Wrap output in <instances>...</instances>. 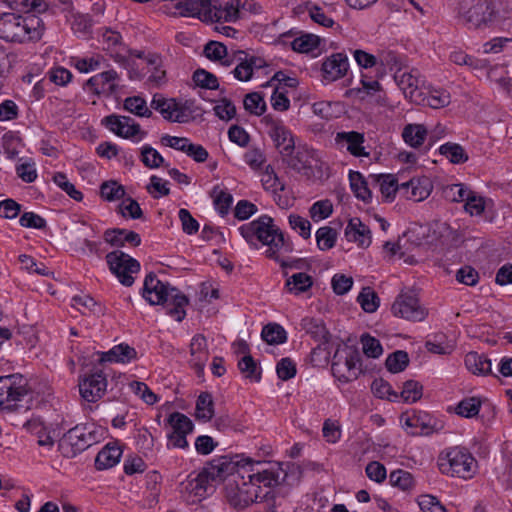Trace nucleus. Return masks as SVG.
I'll use <instances>...</instances> for the list:
<instances>
[{
  "instance_id": "e2e57ef3",
  "label": "nucleus",
  "mask_w": 512,
  "mask_h": 512,
  "mask_svg": "<svg viewBox=\"0 0 512 512\" xmlns=\"http://www.w3.org/2000/svg\"><path fill=\"white\" fill-rule=\"evenodd\" d=\"M333 212V204L330 200L324 199L316 201L309 209L310 217L319 222L328 218Z\"/></svg>"
},
{
  "instance_id": "864d4df0",
  "label": "nucleus",
  "mask_w": 512,
  "mask_h": 512,
  "mask_svg": "<svg viewBox=\"0 0 512 512\" xmlns=\"http://www.w3.org/2000/svg\"><path fill=\"white\" fill-rule=\"evenodd\" d=\"M27 429L37 436V442L40 446L50 448L54 444V440L47 431V428L38 420L27 422Z\"/></svg>"
},
{
  "instance_id": "680f3d73",
  "label": "nucleus",
  "mask_w": 512,
  "mask_h": 512,
  "mask_svg": "<svg viewBox=\"0 0 512 512\" xmlns=\"http://www.w3.org/2000/svg\"><path fill=\"white\" fill-rule=\"evenodd\" d=\"M361 308L367 313L375 312L379 307V297L369 287L364 288L357 298Z\"/></svg>"
},
{
  "instance_id": "bb28decb",
  "label": "nucleus",
  "mask_w": 512,
  "mask_h": 512,
  "mask_svg": "<svg viewBox=\"0 0 512 512\" xmlns=\"http://www.w3.org/2000/svg\"><path fill=\"white\" fill-rule=\"evenodd\" d=\"M266 67V61L257 56H246L241 59L232 70L235 79L241 82H247L253 79L256 73Z\"/></svg>"
},
{
  "instance_id": "2f4dec72",
  "label": "nucleus",
  "mask_w": 512,
  "mask_h": 512,
  "mask_svg": "<svg viewBox=\"0 0 512 512\" xmlns=\"http://www.w3.org/2000/svg\"><path fill=\"white\" fill-rule=\"evenodd\" d=\"M208 349H207V340L202 335H195L191 339L190 343V362L191 364L199 369L202 370L205 366V363L208 360Z\"/></svg>"
},
{
  "instance_id": "a211bd4d",
  "label": "nucleus",
  "mask_w": 512,
  "mask_h": 512,
  "mask_svg": "<svg viewBox=\"0 0 512 512\" xmlns=\"http://www.w3.org/2000/svg\"><path fill=\"white\" fill-rule=\"evenodd\" d=\"M488 12V0H461L459 2V17L473 26L484 23L487 20Z\"/></svg>"
},
{
  "instance_id": "6e6552de",
  "label": "nucleus",
  "mask_w": 512,
  "mask_h": 512,
  "mask_svg": "<svg viewBox=\"0 0 512 512\" xmlns=\"http://www.w3.org/2000/svg\"><path fill=\"white\" fill-rule=\"evenodd\" d=\"M169 427L167 433V448L168 449H183L189 448L187 436L194 430L192 420L183 413L173 412L169 414L166 419Z\"/></svg>"
},
{
  "instance_id": "09e8293b",
  "label": "nucleus",
  "mask_w": 512,
  "mask_h": 512,
  "mask_svg": "<svg viewBox=\"0 0 512 512\" xmlns=\"http://www.w3.org/2000/svg\"><path fill=\"white\" fill-rule=\"evenodd\" d=\"M389 482L391 486L402 491H410L416 484L414 476L410 472L402 469L392 471L389 475Z\"/></svg>"
},
{
  "instance_id": "69168bd1",
  "label": "nucleus",
  "mask_w": 512,
  "mask_h": 512,
  "mask_svg": "<svg viewBox=\"0 0 512 512\" xmlns=\"http://www.w3.org/2000/svg\"><path fill=\"white\" fill-rule=\"evenodd\" d=\"M429 233L426 243L436 245L443 243L450 236L451 231L446 223L436 222L429 227Z\"/></svg>"
},
{
  "instance_id": "dca6fc26",
  "label": "nucleus",
  "mask_w": 512,
  "mask_h": 512,
  "mask_svg": "<svg viewBox=\"0 0 512 512\" xmlns=\"http://www.w3.org/2000/svg\"><path fill=\"white\" fill-rule=\"evenodd\" d=\"M350 68L345 53L336 52L323 59L321 65L322 82L329 84L346 76Z\"/></svg>"
},
{
  "instance_id": "f03ea898",
  "label": "nucleus",
  "mask_w": 512,
  "mask_h": 512,
  "mask_svg": "<svg viewBox=\"0 0 512 512\" xmlns=\"http://www.w3.org/2000/svg\"><path fill=\"white\" fill-rule=\"evenodd\" d=\"M241 481L237 483V493L229 495L234 506L245 507L264 499L270 490L279 485L283 470L278 463L254 462L250 458L237 462Z\"/></svg>"
},
{
  "instance_id": "79ce46f5",
  "label": "nucleus",
  "mask_w": 512,
  "mask_h": 512,
  "mask_svg": "<svg viewBox=\"0 0 512 512\" xmlns=\"http://www.w3.org/2000/svg\"><path fill=\"white\" fill-rule=\"evenodd\" d=\"M262 339L271 345H280L287 341L286 330L278 323H269L261 331Z\"/></svg>"
},
{
  "instance_id": "4d7b16f0",
  "label": "nucleus",
  "mask_w": 512,
  "mask_h": 512,
  "mask_svg": "<svg viewBox=\"0 0 512 512\" xmlns=\"http://www.w3.org/2000/svg\"><path fill=\"white\" fill-rule=\"evenodd\" d=\"M124 108L128 112L135 114L139 117H149L151 111L144 98L140 96L128 97L124 101Z\"/></svg>"
},
{
  "instance_id": "0eeeda50",
  "label": "nucleus",
  "mask_w": 512,
  "mask_h": 512,
  "mask_svg": "<svg viewBox=\"0 0 512 512\" xmlns=\"http://www.w3.org/2000/svg\"><path fill=\"white\" fill-rule=\"evenodd\" d=\"M332 373L341 383H348L357 379L362 373L359 351L352 346L339 347L333 357Z\"/></svg>"
},
{
  "instance_id": "f257e3e1",
  "label": "nucleus",
  "mask_w": 512,
  "mask_h": 512,
  "mask_svg": "<svg viewBox=\"0 0 512 512\" xmlns=\"http://www.w3.org/2000/svg\"><path fill=\"white\" fill-rule=\"evenodd\" d=\"M263 12L257 0H181L176 3V14L192 17L204 23H236Z\"/></svg>"
},
{
  "instance_id": "338daca9",
  "label": "nucleus",
  "mask_w": 512,
  "mask_h": 512,
  "mask_svg": "<svg viewBox=\"0 0 512 512\" xmlns=\"http://www.w3.org/2000/svg\"><path fill=\"white\" fill-rule=\"evenodd\" d=\"M465 211L471 216H479L485 210V199L480 194L470 190L469 196L465 200Z\"/></svg>"
},
{
  "instance_id": "13d9d810",
  "label": "nucleus",
  "mask_w": 512,
  "mask_h": 512,
  "mask_svg": "<svg viewBox=\"0 0 512 512\" xmlns=\"http://www.w3.org/2000/svg\"><path fill=\"white\" fill-rule=\"evenodd\" d=\"M13 8L21 12V15H38L47 9V5L43 0H14Z\"/></svg>"
},
{
  "instance_id": "774afa93",
  "label": "nucleus",
  "mask_w": 512,
  "mask_h": 512,
  "mask_svg": "<svg viewBox=\"0 0 512 512\" xmlns=\"http://www.w3.org/2000/svg\"><path fill=\"white\" fill-rule=\"evenodd\" d=\"M416 502L422 512H447L438 498L430 494L420 495Z\"/></svg>"
},
{
  "instance_id": "a19ab883",
  "label": "nucleus",
  "mask_w": 512,
  "mask_h": 512,
  "mask_svg": "<svg viewBox=\"0 0 512 512\" xmlns=\"http://www.w3.org/2000/svg\"><path fill=\"white\" fill-rule=\"evenodd\" d=\"M376 182L379 186V190L382 196L387 201L394 200L396 193L400 194L401 184L398 183L397 179L392 174H381L376 176Z\"/></svg>"
},
{
  "instance_id": "c756f323",
  "label": "nucleus",
  "mask_w": 512,
  "mask_h": 512,
  "mask_svg": "<svg viewBox=\"0 0 512 512\" xmlns=\"http://www.w3.org/2000/svg\"><path fill=\"white\" fill-rule=\"evenodd\" d=\"M313 277L305 272H297L288 276L285 281V289L294 296L308 292L313 286Z\"/></svg>"
},
{
  "instance_id": "393cba45",
  "label": "nucleus",
  "mask_w": 512,
  "mask_h": 512,
  "mask_svg": "<svg viewBox=\"0 0 512 512\" xmlns=\"http://www.w3.org/2000/svg\"><path fill=\"white\" fill-rule=\"evenodd\" d=\"M207 476L198 474L196 477H189L182 483L181 494L184 500L189 504H194L207 495L208 490Z\"/></svg>"
},
{
  "instance_id": "ea45409f",
  "label": "nucleus",
  "mask_w": 512,
  "mask_h": 512,
  "mask_svg": "<svg viewBox=\"0 0 512 512\" xmlns=\"http://www.w3.org/2000/svg\"><path fill=\"white\" fill-rule=\"evenodd\" d=\"M205 56L222 66H230L231 60L228 55L227 48L224 44L218 41H210L204 47Z\"/></svg>"
},
{
  "instance_id": "b1692460",
  "label": "nucleus",
  "mask_w": 512,
  "mask_h": 512,
  "mask_svg": "<svg viewBox=\"0 0 512 512\" xmlns=\"http://www.w3.org/2000/svg\"><path fill=\"white\" fill-rule=\"evenodd\" d=\"M364 141V135L356 131L338 132L335 136L338 149L345 150L355 157L369 155L364 147Z\"/></svg>"
},
{
  "instance_id": "6e6d98bb",
  "label": "nucleus",
  "mask_w": 512,
  "mask_h": 512,
  "mask_svg": "<svg viewBox=\"0 0 512 512\" xmlns=\"http://www.w3.org/2000/svg\"><path fill=\"white\" fill-rule=\"evenodd\" d=\"M371 390L378 398L387 399L392 402L399 401L398 392L394 391L391 385L383 379H375L372 382Z\"/></svg>"
},
{
  "instance_id": "9b49d317",
  "label": "nucleus",
  "mask_w": 512,
  "mask_h": 512,
  "mask_svg": "<svg viewBox=\"0 0 512 512\" xmlns=\"http://www.w3.org/2000/svg\"><path fill=\"white\" fill-rule=\"evenodd\" d=\"M102 125L117 137L138 143L142 141L146 133L132 118L117 114H111L101 120Z\"/></svg>"
},
{
  "instance_id": "052dcab7",
  "label": "nucleus",
  "mask_w": 512,
  "mask_h": 512,
  "mask_svg": "<svg viewBox=\"0 0 512 512\" xmlns=\"http://www.w3.org/2000/svg\"><path fill=\"white\" fill-rule=\"evenodd\" d=\"M128 388L148 405H153L158 401L156 394L143 382L132 381L129 383Z\"/></svg>"
},
{
  "instance_id": "c9c22d12",
  "label": "nucleus",
  "mask_w": 512,
  "mask_h": 512,
  "mask_svg": "<svg viewBox=\"0 0 512 512\" xmlns=\"http://www.w3.org/2000/svg\"><path fill=\"white\" fill-rule=\"evenodd\" d=\"M321 39L311 33H303L295 37L290 45L295 52L316 55L319 50Z\"/></svg>"
},
{
  "instance_id": "e433bc0d",
  "label": "nucleus",
  "mask_w": 512,
  "mask_h": 512,
  "mask_svg": "<svg viewBox=\"0 0 512 512\" xmlns=\"http://www.w3.org/2000/svg\"><path fill=\"white\" fill-rule=\"evenodd\" d=\"M487 80L497 85L499 91L509 94L512 91V78L508 71L500 65H493L489 68Z\"/></svg>"
},
{
  "instance_id": "3c124183",
  "label": "nucleus",
  "mask_w": 512,
  "mask_h": 512,
  "mask_svg": "<svg viewBox=\"0 0 512 512\" xmlns=\"http://www.w3.org/2000/svg\"><path fill=\"white\" fill-rule=\"evenodd\" d=\"M16 173L18 177L26 183L34 182L38 177L36 164L28 157H22L18 160Z\"/></svg>"
},
{
  "instance_id": "de8ad7c7",
  "label": "nucleus",
  "mask_w": 512,
  "mask_h": 512,
  "mask_svg": "<svg viewBox=\"0 0 512 512\" xmlns=\"http://www.w3.org/2000/svg\"><path fill=\"white\" fill-rule=\"evenodd\" d=\"M214 415V405L210 394L202 393L196 401L195 417L201 422H208Z\"/></svg>"
},
{
  "instance_id": "4c0bfd02",
  "label": "nucleus",
  "mask_w": 512,
  "mask_h": 512,
  "mask_svg": "<svg viewBox=\"0 0 512 512\" xmlns=\"http://www.w3.org/2000/svg\"><path fill=\"white\" fill-rule=\"evenodd\" d=\"M104 61L103 56L100 54H94L91 56L84 57H70L69 64L78 70L80 73H90L98 70Z\"/></svg>"
},
{
  "instance_id": "c03bdc74",
  "label": "nucleus",
  "mask_w": 512,
  "mask_h": 512,
  "mask_svg": "<svg viewBox=\"0 0 512 512\" xmlns=\"http://www.w3.org/2000/svg\"><path fill=\"white\" fill-rule=\"evenodd\" d=\"M439 152L453 164H462L469 159L464 148L457 143H444L439 147Z\"/></svg>"
},
{
  "instance_id": "72a5a7b5",
  "label": "nucleus",
  "mask_w": 512,
  "mask_h": 512,
  "mask_svg": "<svg viewBox=\"0 0 512 512\" xmlns=\"http://www.w3.org/2000/svg\"><path fill=\"white\" fill-rule=\"evenodd\" d=\"M469 372L478 376H486L492 372V363L485 355L477 352H469L464 359Z\"/></svg>"
},
{
  "instance_id": "c85d7f7f",
  "label": "nucleus",
  "mask_w": 512,
  "mask_h": 512,
  "mask_svg": "<svg viewBox=\"0 0 512 512\" xmlns=\"http://www.w3.org/2000/svg\"><path fill=\"white\" fill-rule=\"evenodd\" d=\"M422 97L423 102L417 104L426 105L433 109L446 107L451 102V95L447 90L433 87L430 84H427L425 92L423 91Z\"/></svg>"
},
{
  "instance_id": "a18cd8bd",
  "label": "nucleus",
  "mask_w": 512,
  "mask_h": 512,
  "mask_svg": "<svg viewBox=\"0 0 512 512\" xmlns=\"http://www.w3.org/2000/svg\"><path fill=\"white\" fill-rule=\"evenodd\" d=\"M238 368L245 379L257 383L261 380V370L250 355H244L238 361Z\"/></svg>"
},
{
  "instance_id": "1a4fd4ad",
  "label": "nucleus",
  "mask_w": 512,
  "mask_h": 512,
  "mask_svg": "<svg viewBox=\"0 0 512 512\" xmlns=\"http://www.w3.org/2000/svg\"><path fill=\"white\" fill-rule=\"evenodd\" d=\"M28 381L21 374L0 376V407L11 408L28 394Z\"/></svg>"
},
{
  "instance_id": "f8f14e48",
  "label": "nucleus",
  "mask_w": 512,
  "mask_h": 512,
  "mask_svg": "<svg viewBox=\"0 0 512 512\" xmlns=\"http://www.w3.org/2000/svg\"><path fill=\"white\" fill-rule=\"evenodd\" d=\"M400 426L409 435H431L437 430L436 419L428 412L408 410L400 416Z\"/></svg>"
},
{
  "instance_id": "37998d69",
  "label": "nucleus",
  "mask_w": 512,
  "mask_h": 512,
  "mask_svg": "<svg viewBox=\"0 0 512 512\" xmlns=\"http://www.w3.org/2000/svg\"><path fill=\"white\" fill-rule=\"evenodd\" d=\"M349 181L351 190L358 199L364 202H369L371 200V191L368 188V184L360 172L350 171Z\"/></svg>"
},
{
  "instance_id": "49530a36",
  "label": "nucleus",
  "mask_w": 512,
  "mask_h": 512,
  "mask_svg": "<svg viewBox=\"0 0 512 512\" xmlns=\"http://www.w3.org/2000/svg\"><path fill=\"white\" fill-rule=\"evenodd\" d=\"M399 394V400L405 403H415L423 396V385L416 380H408L403 383L402 390Z\"/></svg>"
},
{
  "instance_id": "2eb2a0df",
  "label": "nucleus",
  "mask_w": 512,
  "mask_h": 512,
  "mask_svg": "<svg viewBox=\"0 0 512 512\" xmlns=\"http://www.w3.org/2000/svg\"><path fill=\"white\" fill-rule=\"evenodd\" d=\"M151 106L157 110L164 119L169 121L185 123L191 118L189 107L175 99H166L162 96L155 95L151 101Z\"/></svg>"
},
{
  "instance_id": "aec40b11",
  "label": "nucleus",
  "mask_w": 512,
  "mask_h": 512,
  "mask_svg": "<svg viewBox=\"0 0 512 512\" xmlns=\"http://www.w3.org/2000/svg\"><path fill=\"white\" fill-rule=\"evenodd\" d=\"M107 379L101 372H96L84 377L79 382L81 397L87 402H96L101 399L107 390Z\"/></svg>"
},
{
  "instance_id": "f704fd0d",
  "label": "nucleus",
  "mask_w": 512,
  "mask_h": 512,
  "mask_svg": "<svg viewBox=\"0 0 512 512\" xmlns=\"http://www.w3.org/2000/svg\"><path fill=\"white\" fill-rule=\"evenodd\" d=\"M104 239L107 243L116 247L124 246L127 243L138 246L141 243L139 234L125 229L107 230L104 234Z\"/></svg>"
},
{
  "instance_id": "5fc2aeb1",
  "label": "nucleus",
  "mask_w": 512,
  "mask_h": 512,
  "mask_svg": "<svg viewBox=\"0 0 512 512\" xmlns=\"http://www.w3.org/2000/svg\"><path fill=\"white\" fill-rule=\"evenodd\" d=\"M53 182L56 186H58L61 190H63L69 197H71L75 201H82L83 194L79 191L73 183L70 182L68 177L61 173H55L53 176Z\"/></svg>"
},
{
  "instance_id": "9d476101",
  "label": "nucleus",
  "mask_w": 512,
  "mask_h": 512,
  "mask_svg": "<svg viewBox=\"0 0 512 512\" xmlns=\"http://www.w3.org/2000/svg\"><path fill=\"white\" fill-rule=\"evenodd\" d=\"M111 272L124 286H131L134 283L135 275L140 271V264L137 260L123 253L113 251L106 256Z\"/></svg>"
},
{
  "instance_id": "58836bf2",
  "label": "nucleus",
  "mask_w": 512,
  "mask_h": 512,
  "mask_svg": "<svg viewBox=\"0 0 512 512\" xmlns=\"http://www.w3.org/2000/svg\"><path fill=\"white\" fill-rule=\"evenodd\" d=\"M67 21L74 34L78 37H86L91 31L92 20L86 14L71 11L67 15Z\"/></svg>"
},
{
  "instance_id": "473e14b6",
  "label": "nucleus",
  "mask_w": 512,
  "mask_h": 512,
  "mask_svg": "<svg viewBox=\"0 0 512 512\" xmlns=\"http://www.w3.org/2000/svg\"><path fill=\"white\" fill-rule=\"evenodd\" d=\"M482 404L483 399L479 396L465 397L455 406L450 407L449 411L454 412L462 418L471 419L478 416Z\"/></svg>"
},
{
  "instance_id": "20e7f679",
  "label": "nucleus",
  "mask_w": 512,
  "mask_h": 512,
  "mask_svg": "<svg viewBox=\"0 0 512 512\" xmlns=\"http://www.w3.org/2000/svg\"><path fill=\"white\" fill-rule=\"evenodd\" d=\"M238 231L251 246L255 248H258L259 245L267 246L266 255L269 258H276L284 245L281 230L268 215H261L257 219L241 225Z\"/></svg>"
},
{
  "instance_id": "423d86ee",
  "label": "nucleus",
  "mask_w": 512,
  "mask_h": 512,
  "mask_svg": "<svg viewBox=\"0 0 512 512\" xmlns=\"http://www.w3.org/2000/svg\"><path fill=\"white\" fill-rule=\"evenodd\" d=\"M436 464L442 475L463 480L472 479L478 471L476 458L468 448L461 445L442 449Z\"/></svg>"
},
{
  "instance_id": "a878e982",
  "label": "nucleus",
  "mask_w": 512,
  "mask_h": 512,
  "mask_svg": "<svg viewBox=\"0 0 512 512\" xmlns=\"http://www.w3.org/2000/svg\"><path fill=\"white\" fill-rule=\"evenodd\" d=\"M122 455L123 449L120 442H108L98 452L95 459V466L98 470H106L113 468L120 462Z\"/></svg>"
},
{
  "instance_id": "4be33fe9",
  "label": "nucleus",
  "mask_w": 512,
  "mask_h": 512,
  "mask_svg": "<svg viewBox=\"0 0 512 512\" xmlns=\"http://www.w3.org/2000/svg\"><path fill=\"white\" fill-rule=\"evenodd\" d=\"M432 189V182L427 176H415L401 183L400 195L408 200L421 202L429 197Z\"/></svg>"
},
{
  "instance_id": "8fccbe9b",
  "label": "nucleus",
  "mask_w": 512,
  "mask_h": 512,
  "mask_svg": "<svg viewBox=\"0 0 512 512\" xmlns=\"http://www.w3.org/2000/svg\"><path fill=\"white\" fill-rule=\"evenodd\" d=\"M307 13L309 18L319 26L324 28H332L335 25L333 17L325 7L309 4L307 6Z\"/></svg>"
},
{
  "instance_id": "6ab92c4d",
  "label": "nucleus",
  "mask_w": 512,
  "mask_h": 512,
  "mask_svg": "<svg viewBox=\"0 0 512 512\" xmlns=\"http://www.w3.org/2000/svg\"><path fill=\"white\" fill-rule=\"evenodd\" d=\"M119 76L115 70H107L90 77L84 90L95 95H109L116 91Z\"/></svg>"
},
{
  "instance_id": "7ed1b4c3",
  "label": "nucleus",
  "mask_w": 512,
  "mask_h": 512,
  "mask_svg": "<svg viewBox=\"0 0 512 512\" xmlns=\"http://www.w3.org/2000/svg\"><path fill=\"white\" fill-rule=\"evenodd\" d=\"M142 296L151 305H162L166 313L178 322L186 316L188 298L178 289L160 281L155 275L146 276Z\"/></svg>"
},
{
  "instance_id": "0e129e2a",
  "label": "nucleus",
  "mask_w": 512,
  "mask_h": 512,
  "mask_svg": "<svg viewBox=\"0 0 512 512\" xmlns=\"http://www.w3.org/2000/svg\"><path fill=\"white\" fill-rule=\"evenodd\" d=\"M193 81L196 86L209 90H216L219 87L217 77L204 69H198L193 73Z\"/></svg>"
},
{
  "instance_id": "39448f33",
  "label": "nucleus",
  "mask_w": 512,
  "mask_h": 512,
  "mask_svg": "<svg viewBox=\"0 0 512 512\" xmlns=\"http://www.w3.org/2000/svg\"><path fill=\"white\" fill-rule=\"evenodd\" d=\"M45 31V24L37 14L19 15L3 13L0 15V38L17 43L38 41Z\"/></svg>"
},
{
  "instance_id": "cd10ccee",
  "label": "nucleus",
  "mask_w": 512,
  "mask_h": 512,
  "mask_svg": "<svg viewBox=\"0 0 512 512\" xmlns=\"http://www.w3.org/2000/svg\"><path fill=\"white\" fill-rule=\"evenodd\" d=\"M92 426H76L70 429L64 441L71 445L75 451H82L95 442Z\"/></svg>"
},
{
  "instance_id": "5701e85b",
  "label": "nucleus",
  "mask_w": 512,
  "mask_h": 512,
  "mask_svg": "<svg viewBox=\"0 0 512 512\" xmlns=\"http://www.w3.org/2000/svg\"><path fill=\"white\" fill-rule=\"evenodd\" d=\"M344 237L348 242L356 244L359 248H368L372 243L370 228L360 218H350L345 229Z\"/></svg>"
},
{
  "instance_id": "603ef678",
  "label": "nucleus",
  "mask_w": 512,
  "mask_h": 512,
  "mask_svg": "<svg viewBox=\"0 0 512 512\" xmlns=\"http://www.w3.org/2000/svg\"><path fill=\"white\" fill-rule=\"evenodd\" d=\"M100 195L105 201L114 202L124 198L125 189L117 181L110 180L101 184Z\"/></svg>"
},
{
  "instance_id": "f3484780",
  "label": "nucleus",
  "mask_w": 512,
  "mask_h": 512,
  "mask_svg": "<svg viewBox=\"0 0 512 512\" xmlns=\"http://www.w3.org/2000/svg\"><path fill=\"white\" fill-rule=\"evenodd\" d=\"M97 362L101 365L121 364L128 365L138 359V353L127 343L114 345L108 351L96 352Z\"/></svg>"
},
{
  "instance_id": "412c9836",
  "label": "nucleus",
  "mask_w": 512,
  "mask_h": 512,
  "mask_svg": "<svg viewBox=\"0 0 512 512\" xmlns=\"http://www.w3.org/2000/svg\"><path fill=\"white\" fill-rule=\"evenodd\" d=\"M398 85L405 97L413 103L423 102V91L427 86L426 81L417 71L404 72L398 78Z\"/></svg>"
},
{
  "instance_id": "bf43d9fd",
  "label": "nucleus",
  "mask_w": 512,
  "mask_h": 512,
  "mask_svg": "<svg viewBox=\"0 0 512 512\" xmlns=\"http://www.w3.org/2000/svg\"><path fill=\"white\" fill-rule=\"evenodd\" d=\"M315 238L318 248L322 251H326L334 247L337 235L334 229L324 226L316 231Z\"/></svg>"
},
{
  "instance_id": "ddd939ff",
  "label": "nucleus",
  "mask_w": 512,
  "mask_h": 512,
  "mask_svg": "<svg viewBox=\"0 0 512 512\" xmlns=\"http://www.w3.org/2000/svg\"><path fill=\"white\" fill-rule=\"evenodd\" d=\"M391 311L394 316L410 321H423L428 314L427 309L420 304L416 293L410 290L398 295L392 304Z\"/></svg>"
},
{
  "instance_id": "7c9ffc66",
  "label": "nucleus",
  "mask_w": 512,
  "mask_h": 512,
  "mask_svg": "<svg viewBox=\"0 0 512 512\" xmlns=\"http://www.w3.org/2000/svg\"><path fill=\"white\" fill-rule=\"evenodd\" d=\"M429 135L428 129L423 124L412 123L404 126L402 139L411 148L421 147Z\"/></svg>"
},
{
  "instance_id": "4468645a",
  "label": "nucleus",
  "mask_w": 512,
  "mask_h": 512,
  "mask_svg": "<svg viewBox=\"0 0 512 512\" xmlns=\"http://www.w3.org/2000/svg\"><path fill=\"white\" fill-rule=\"evenodd\" d=\"M263 122L280 154L284 157L291 156L295 148V141L291 131L281 120L275 119L271 115L265 116Z\"/></svg>"
}]
</instances>
